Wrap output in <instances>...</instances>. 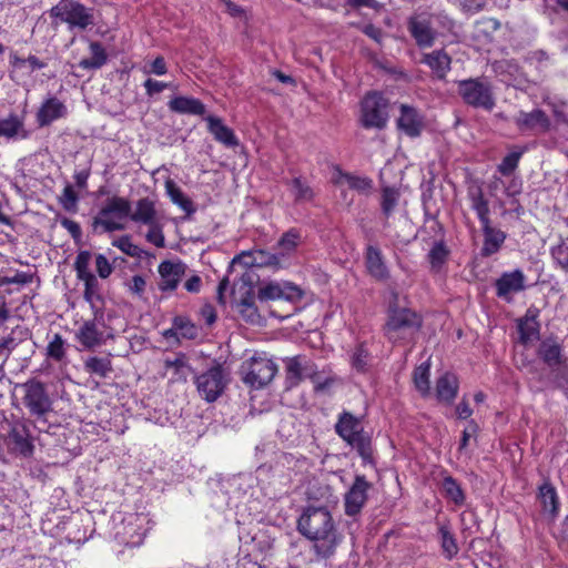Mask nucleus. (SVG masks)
<instances>
[{"label": "nucleus", "mask_w": 568, "mask_h": 568, "mask_svg": "<svg viewBox=\"0 0 568 568\" xmlns=\"http://www.w3.org/2000/svg\"><path fill=\"white\" fill-rule=\"evenodd\" d=\"M297 531L312 542V550L320 560L332 558L343 540L337 525L326 506L310 505L303 508L296 523Z\"/></svg>", "instance_id": "f257e3e1"}, {"label": "nucleus", "mask_w": 568, "mask_h": 568, "mask_svg": "<svg viewBox=\"0 0 568 568\" xmlns=\"http://www.w3.org/2000/svg\"><path fill=\"white\" fill-rule=\"evenodd\" d=\"M384 335L390 343H404L414 338L423 327V317L416 311L400 306L398 293L393 292L386 311Z\"/></svg>", "instance_id": "f03ea898"}, {"label": "nucleus", "mask_w": 568, "mask_h": 568, "mask_svg": "<svg viewBox=\"0 0 568 568\" xmlns=\"http://www.w3.org/2000/svg\"><path fill=\"white\" fill-rule=\"evenodd\" d=\"M468 196L471 201V207L476 211L477 216L483 226L484 243L480 248L481 257H490L498 253L504 245L507 234L490 224L489 203L485 199L484 191L480 186L470 187Z\"/></svg>", "instance_id": "7ed1b4c3"}, {"label": "nucleus", "mask_w": 568, "mask_h": 568, "mask_svg": "<svg viewBox=\"0 0 568 568\" xmlns=\"http://www.w3.org/2000/svg\"><path fill=\"white\" fill-rule=\"evenodd\" d=\"M457 93L465 104L491 111L495 108V94L491 82L486 77L457 81Z\"/></svg>", "instance_id": "20e7f679"}, {"label": "nucleus", "mask_w": 568, "mask_h": 568, "mask_svg": "<svg viewBox=\"0 0 568 568\" xmlns=\"http://www.w3.org/2000/svg\"><path fill=\"white\" fill-rule=\"evenodd\" d=\"M231 382L229 369L224 364L214 361L213 365L195 377L196 390L206 403L216 402Z\"/></svg>", "instance_id": "39448f33"}, {"label": "nucleus", "mask_w": 568, "mask_h": 568, "mask_svg": "<svg viewBox=\"0 0 568 568\" xmlns=\"http://www.w3.org/2000/svg\"><path fill=\"white\" fill-rule=\"evenodd\" d=\"M50 16L59 18L62 22L68 23L70 28L85 30L94 24L93 8H87L73 0H61L50 9Z\"/></svg>", "instance_id": "423d86ee"}, {"label": "nucleus", "mask_w": 568, "mask_h": 568, "mask_svg": "<svg viewBox=\"0 0 568 568\" xmlns=\"http://www.w3.org/2000/svg\"><path fill=\"white\" fill-rule=\"evenodd\" d=\"M388 100L379 92H368L361 103V123L365 129L383 130L388 121Z\"/></svg>", "instance_id": "0eeeda50"}, {"label": "nucleus", "mask_w": 568, "mask_h": 568, "mask_svg": "<svg viewBox=\"0 0 568 568\" xmlns=\"http://www.w3.org/2000/svg\"><path fill=\"white\" fill-rule=\"evenodd\" d=\"M131 203L125 197L112 196L109 197L106 204L99 211V215L92 221V230L97 232L99 226L103 227L104 232L111 233L114 231L124 230V225L111 220H105L109 215H115L119 219L130 217Z\"/></svg>", "instance_id": "6e6552de"}, {"label": "nucleus", "mask_w": 568, "mask_h": 568, "mask_svg": "<svg viewBox=\"0 0 568 568\" xmlns=\"http://www.w3.org/2000/svg\"><path fill=\"white\" fill-rule=\"evenodd\" d=\"M276 373L277 366L272 359L254 356L246 369L242 366V381L251 388L260 389L271 383Z\"/></svg>", "instance_id": "1a4fd4ad"}, {"label": "nucleus", "mask_w": 568, "mask_h": 568, "mask_svg": "<svg viewBox=\"0 0 568 568\" xmlns=\"http://www.w3.org/2000/svg\"><path fill=\"white\" fill-rule=\"evenodd\" d=\"M32 422H14L7 436V445L10 453L18 457L29 458L33 454Z\"/></svg>", "instance_id": "9d476101"}, {"label": "nucleus", "mask_w": 568, "mask_h": 568, "mask_svg": "<svg viewBox=\"0 0 568 568\" xmlns=\"http://www.w3.org/2000/svg\"><path fill=\"white\" fill-rule=\"evenodd\" d=\"M94 317L85 321L75 334L78 342L87 349H94L105 343L108 338H113L112 334L104 335L98 325L104 326V313L101 308L92 305Z\"/></svg>", "instance_id": "9b49d317"}, {"label": "nucleus", "mask_w": 568, "mask_h": 568, "mask_svg": "<svg viewBox=\"0 0 568 568\" xmlns=\"http://www.w3.org/2000/svg\"><path fill=\"white\" fill-rule=\"evenodd\" d=\"M372 486L373 484L364 475L355 476L352 486L344 497V511L346 516L354 517L362 511L368 499L367 491Z\"/></svg>", "instance_id": "f8f14e48"}, {"label": "nucleus", "mask_w": 568, "mask_h": 568, "mask_svg": "<svg viewBox=\"0 0 568 568\" xmlns=\"http://www.w3.org/2000/svg\"><path fill=\"white\" fill-rule=\"evenodd\" d=\"M399 111L400 115L396 121L397 129L412 139L420 136L425 129L423 114L408 104H400Z\"/></svg>", "instance_id": "ddd939ff"}, {"label": "nucleus", "mask_w": 568, "mask_h": 568, "mask_svg": "<svg viewBox=\"0 0 568 568\" xmlns=\"http://www.w3.org/2000/svg\"><path fill=\"white\" fill-rule=\"evenodd\" d=\"M525 274L519 268L505 272L495 281L496 295L506 302H511V294L519 293L526 288Z\"/></svg>", "instance_id": "4468645a"}, {"label": "nucleus", "mask_w": 568, "mask_h": 568, "mask_svg": "<svg viewBox=\"0 0 568 568\" xmlns=\"http://www.w3.org/2000/svg\"><path fill=\"white\" fill-rule=\"evenodd\" d=\"M515 124L520 132L536 131L546 133L551 126L549 116L541 109H534L531 112L520 111L515 118Z\"/></svg>", "instance_id": "2eb2a0df"}, {"label": "nucleus", "mask_w": 568, "mask_h": 568, "mask_svg": "<svg viewBox=\"0 0 568 568\" xmlns=\"http://www.w3.org/2000/svg\"><path fill=\"white\" fill-rule=\"evenodd\" d=\"M407 29L419 48L433 47L436 39V31L427 19L410 17L407 21Z\"/></svg>", "instance_id": "dca6fc26"}, {"label": "nucleus", "mask_w": 568, "mask_h": 568, "mask_svg": "<svg viewBox=\"0 0 568 568\" xmlns=\"http://www.w3.org/2000/svg\"><path fill=\"white\" fill-rule=\"evenodd\" d=\"M186 265L182 262L163 261L159 265L161 282L159 288L162 292L173 291L178 287L181 277L184 275Z\"/></svg>", "instance_id": "f3484780"}, {"label": "nucleus", "mask_w": 568, "mask_h": 568, "mask_svg": "<svg viewBox=\"0 0 568 568\" xmlns=\"http://www.w3.org/2000/svg\"><path fill=\"white\" fill-rule=\"evenodd\" d=\"M365 266L368 274L376 281L385 282L390 277L383 253L377 246L368 245L366 247Z\"/></svg>", "instance_id": "a211bd4d"}, {"label": "nucleus", "mask_w": 568, "mask_h": 568, "mask_svg": "<svg viewBox=\"0 0 568 568\" xmlns=\"http://www.w3.org/2000/svg\"><path fill=\"white\" fill-rule=\"evenodd\" d=\"M420 63L429 67L434 78L445 80L447 72L450 70L452 58L444 49H439L424 53Z\"/></svg>", "instance_id": "6ab92c4d"}, {"label": "nucleus", "mask_w": 568, "mask_h": 568, "mask_svg": "<svg viewBox=\"0 0 568 568\" xmlns=\"http://www.w3.org/2000/svg\"><path fill=\"white\" fill-rule=\"evenodd\" d=\"M537 499L539 500L542 513L549 515L551 519H555L559 513V497L556 487L547 478L538 487Z\"/></svg>", "instance_id": "aec40b11"}, {"label": "nucleus", "mask_w": 568, "mask_h": 568, "mask_svg": "<svg viewBox=\"0 0 568 568\" xmlns=\"http://www.w3.org/2000/svg\"><path fill=\"white\" fill-rule=\"evenodd\" d=\"M538 315L539 310L531 306L526 311L525 316L517 320V327L521 344H527L532 338H539L540 324L537 321Z\"/></svg>", "instance_id": "412c9836"}, {"label": "nucleus", "mask_w": 568, "mask_h": 568, "mask_svg": "<svg viewBox=\"0 0 568 568\" xmlns=\"http://www.w3.org/2000/svg\"><path fill=\"white\" fill-rule=\"evenodd\" d=\"M363 460L365 465H375L374 447L372 434L365 429H359V433L345 442Z\"/></svg>", "instance_id": "4be33fe9"}, {"label": "nucleus", "mask_w": 568, "mask_h": 568, "mask_svg": "<svg viewBox=\"0 0 568 568\" xmlns=\"http://www.w3.org/2000/svg\"><path fill=\"white\" fill-rule=\"evenodd\" d=\"M284 363L286 388L297 386L303 381V371H310L312 368L305 355L287 357L284 359Z\"/></svg>", "instance_id": "5701e85b"}, {"label": "nucleus", "mask_w": 568, "mask_h": 568, "mask_svg": "<svg viewBox=\"0 0 568 568\" xmlns=\"http://www.w3.org/2000/svg\"><path fill=\"white\" fill-rule=\"evenodd\" d=\"M10 77L19 84H27L28 79L36 70V57L21 58L17 53L10 55Z\"/></svg>", "instance_id": "b1692460"}, {"label": "nucleus", "mask_w": 568, "mask_h": 568, "mask_svg": "<svg viewBox=\"0 0 568 568\" xmlns=\"http://www.w3.org/2000/svg\"><path fill=\"white\" fill-rule=\"evenodd\" d=\"M207 130L214 136L216 141L224 144L227 148H233L239 145V140L234 134V131L225 125L222 119L215 115H209L206 118Z\"/></svg>", "instance_id": "393cba45"}, {"label": "nucleus", "mask_w": 568, "mask_h": 568, "mask_svg": "<svg viewBox=\"0 0 568 568\" xmlns=\"http://www.w3.org/2000/svg\"><path fill=\"white\" fill-rule=\"evenodd\" d=\"M538 357L548 366H560L566 362L562 347L554 338L544 339L537 349Z\"/></svg>", "instance_id": "a878e982"}, {"label": "nucleus", "mask_w": 568, "mask_h": 568, "mask_svg": "<svg viewBox=\"0 0 568 568\" xmlns=\"http://www.w3.org/2000/svg\"><path fill=\"white\" fill-rule=\"evenodd\" d=\"M168 105L172 112L179 114L203 115L206 111L201 100L191 97H174Z\"/></svg>", "instance_id": "bb28decb"}, {"label": "nucleus", "mask_w": 568, "mask_h": 568, "mask_svg": "<svg viewBox=\"0 0 568 568\" xmlns=\"http://www.w3.org/2000/svg\"><path fill=\"white\" fill-rule=\"evenodd\" d=\"M359 429H364L361 419L347 410H343L338 415L337 422L334 426L335 433L344 442L359 433Z\"/></svg>", "instance_id": "cd10ccee"}, {"label": "nucleus", "mask_w": 568, "mask_h": 568, "mask_svg": "<svg viewBox=\"0 0 568 568\" xmlns=\"http://www.w3.org/2000/svg\"><path fill=\"white\" fill-rule=\"evenodd\" d=\"M67 112L65 105L57 98L48 99L38 110V124L49 125L57 119L62 118Z\"/></svg>", "instance_id": "c85d7f7f"}, {"label": "nucleus", "mask_w": 568, "mask_h": 568, "mask_svg": "<svg viewBox=\"0 0 568 568\" xmlns=\"http://www.w3.org/2000/svg\"><path fill=\"white\" fill-rule=\"evenodd\" d=\"M51 400L45 393L43 384L38 382V444L43 445L45 437L50 435L49 430L44 428L47 420L43 415L51 410Z\"/></svg>", "instance_id": "c756f323"}, {"label": "nucleus", "mask_w": 568, "mask_h": 568, "mask_svg": "<svg viewBox=\"0 0 568 568\" xmlns=\"http://www.w3.org/2000/svg\"><path fill=\"white\" fill-rule=\"evenodd\" d=\"M130 219L136 223L153 226L156 222L155 203L150 197H142L136 202V209L130 213Z\"/></svg>", "instance_id": "7c9ffc66"}, {"label": "nucleus", "mask_w": 568, "mask_h": 568, "mask_svg": "<svg viewBox=\"0 0 568 568\" xmlns=\"http://www.w3.org/2000/svg\"><path fill=\"white\" fill-rule=\"evenodd\" d=\"M283 254H273L264 250H252L243 251L235 256V261L243 260L245 257H253V262H250L254 267L274 266L278 267Z\"/></svg>", "instance_id": "2f4dec72"}, {"label": "nucleus", "mask_w": 568, "mask_h": 568, "mask_svg": "<svg viewBox=\"0 0 568 568\" xmlns=\"http://www.w3.org/2000/svg\"><path fill=\"white\" fill-rule=\"evenodd\" d=\"M458 379L452 373H445L436 381V396L439 400L452 403L457 396Z\"/></svg>", "instance_id": "473e14b6"}, {"label": "nucleus", "mask_w": 568, "mask_h": 568, "mask_svg": "<svg viewBox=\"0 0 568 568\" xmlns=\"http://www.w3.org/2000/svg\"><path fill=\"white\" fill-rule=\"evenodd\" d=\"M13 398L24 405L31 415L36 414V378H30L23 384L14 387Z\"/></svg>", "instance_id": "72a5a7b5"}, {"label": "nucleus", "mask_w": 568, "mask_h": 568, "mask_svg": "<svg viewBox=\"0 0 568 568\" xmlns=\"http://www.w3.org/2000/svg\"><path fill=\"white\" fill-rule=\"evenodd\" d=\"M165 190L171 201L181 207L187 217L196 212L193 201L183 193L173 180L169 179L165 181Z\"/></svg>", "instance_id": "f704fd0d"}, {"label": "nucleus", "mask_w": 568, "mask_h": 568, "mask_svg": "<svg viewBox=\"0 0 568 568\" xmlns=\"http://www.w3.org/2000/svg\"><path fill=\"white\" fill-rule=\"evenodd\" d=\"M440 489L443 496L455 504L462 506L465 504L466 496L460 484L450 475L446 474L442 480Z\"/></svg>", "instance_id": "c9c22d12"}, {"label": "nucleus", "mask_w": 568, "mask_h": 568, "mask_svg": "<svg viewBox=\"0 0 568 568\" xmlns=\"http://www.w3.org/2000/svg\"><path fill=\"white\" fill-rule=\"evenodd\" d=\"M84 371L91 375L106 378L112 373L113 367L109 357L90 356L84 361Z\"/></svg>", "instance_id": "e433bc0d"}, {"label": "nucleus", "mask_w": 568, "mask_h": 568, "mask_svg": "<svg viewBox=\"0 0 568 568\" xmlns=\"http://www.w3.org/2000/svg\"><path fill=\"white\" fill-rule=\"evenodd\" d=\"M286 185L290 186V191L292 192L294 202L296 203L310 202L314 199L315 194L313 189L301 176L287 181Z\"/></svg>", "instance_id": "4c0bfd02"}, {"label": "nucleus", "mask_w": 568, "mask_h": 568, "mask_svg": "<svg viewBox=\"0 0 568 568\" xmlns=\"http://www.w3.org/2000/svg\"><path fill=\"white\" fill-rule=\"evenodd\" d=\"M438 535L445 558L452 560L458 554L459 548L449 525L442 524L438 528Z\"/></svg>", "instance_id": "58836bf2"}, {"label": "nucleus", "mask_w": 568, "mask_h": 568, "mask_svg": "<svg viewBox=\"0 0 568 568\" xmlns=\"http://www.w3.org/2000/svg\"><path fill=\"white\" fill-rule=\"evenodd\" d=\"M449 254L450 251L443 240L435 242L427 255L432 271L439 272L447 262Z\"/></svg>", "instance_id": "ea45409f"}, {"label": "nucleus", "mask_w": 568, "mask_h": 568, "mask_svg": "<svg viewBox=\"0 0 568 568\" xmlns=\"http://www.w3.org/2000/svg\"><path fill=\"white\" fill-rule=\"evenodd\" d=\"M90 50L92 57L90 59H82L79 62V67L83 69L101 68L108 60V55L105 53L103 45L98 41H93L90 43Z\"/></svg>", "instance_id": "a19ab883"}, {"label": "nucleus", "mask_w": 568, "mask_h": 568, "mask_svg": "<svg viewBox=\"0 0 568 568\" xmlns=\"http://www.w3.org/2000/svg\"><path fill=\"white\" fill-rule=\"evenodd\" d=\"M400 193L393 186H384L382 189L381 210L387 220L396 209Z\"/></svg>", "instance_id": "79ce46f5"}, {"label": "nucleus", "mask_w": 568, "mask_h": 568, "mask_svg": "<svg viewBox=\"0 0 568 568\" xmlns=\"http://www.w3.org/2000/svg\"><path fill=\"white\" fill-rule=\"evenodd\" d=\"M173 325L178 328L179 335L182 338L195 339L199 336V327L187 316H175Z\"/></svg>", "instance_id": "37998d69"}, {"label": "nucleus", "mask_w": 568, "mask_h": 568, "mask_svg": "<svg viewBox=\"0 0 568 568\" xmlns=\"http://www.w3.org/2000/svg\"><path fill=\"white\" fill-rule=\"evenodd\" d=\"M164 365L166 368H172L176 381L186 382L187 373L192 367L186 363L185 355L180 353L174 359H165Z\"/></svg>", "instance_id": "c03bdc74"}, {"label": "nucleus", "mask_w": 568, "mask_h": 568, "mask_svg": "<svg viewBox=\"0 0 568 568\" xmlns=\"http://www.w3.org/2000/svg\"><path fill=\"white\" fill-rule=\"evenodd\" d=\"M413 378L415 387L422 394V396L425 397L429 395V364L423 363L417 366L414 371Z\"/></svg>", "instance_id": "a18cd8bd"}, {"label": "nucleus", "mask_w": 568, "mask_h": 568, "mask_svg": "<svg viewBox=\"0 0 568 568\" xmlns=\"http://www.w3.org/2000/svg\"><path fill=\"white\" fill-rule=\"evenodd\" d=\"M113 245L131 257L141 258L143 255H148L146 251L132 243L130 235H122L113 241Z\"/></svg>", "instance_id": "49530a36"}, {"label": "nucleus", "mask_w": 568, "mask_h": 568, "mask_svg": "<svg viewBox=\"0 0 568 568\" xmlns=\"http://www.w3.org/2000/svg\"><path fill=\"white\" fill-rule=\"evenodd\" d=\"M524 150L508 153L498 165V172L504 176H509L517 169Z\"/></svg>", "instance_id": "de8ad7c7"}, {"label": "nucleus", "mask_w": 568, "mask_h": 568, "mask_svg": "<svg viewBox=\"0 0 568 568\" xmlns=\"http://www.w3.org/2000/svg\"><path fill=\"white\" fill-rule=\"evenodd\" d=\"M369 353L363 343L358 344L352 355L351 363L354 369L364 373L367 369Z\"/></svg>", "instance_id": "09e8293b"}, {"label": "nucleus", "mask_w": 568, "mask_h": 568, "mask_svg": "<svg viewBox=\"0 0 568 568\" xmlns=\"http://www.w3.org/2000/svg\"><path fill=\"white\" fill-rule=\"evenodd\" d=\"M80 280L84 282L83 297L92 306L93 305L92 301H93L94 296L98 300H101V296L99 295V288H100L99 281L94 274L87 275L84 277H81Z\"/></svg>", "instance_id": "8fccbe9b"}, {"label": "nucleus", "mask_w": 568, "mask_h": 568, "mask_svg": "<svg viewBox=\"0 0 568 568\" xmlns=\"http://www.w3.org/2000/svg\"><path fill=\"white\" fill-rule=\"evenodd\" d=\"M78 201L79 196L77 192L74 191L73 186L70 184H67L63 189V194L60 197V202L63 206V209L68 212L75 213L78 210Z\"/></svg>", "instance_id": "3c124183"}, {"label": "nucleus", "mask_w": 568, "mask_h": 568, "mask_svg": "<svg viewBox=\"0 0 568 568\" xmlns=\"http://www.w3.org/2000/svg\"><path fill=\"white\" fill-rule=\"evenodd\" d=\"M21 122L17 116H9L0 120V136L12 138L18 134Z\"/></svg>", "instance_id": "603ef678"}, {"label": "nucleus", "mask_w": 568, "mask_h": 568, "mask_svg": "<svg viewBox=\"0 0 568 568\" xmlns=\"http://www.w3.org/2000/svg\"><path fill=\"white\" fill-rule=\"evenodd\" d=\"M551 374V382L556 388L568 387V367L561 364L560 366L549 367Z\"/></svg>", "instance_id": "864d4df0"}, {"label": "nucleus", "mask_w": 568, "mask_h": 568, "mask_svg": "<svg viewBox=\"0 0 568 568\" xmlns=\"http://www.w3.org/2000/svg\"><path fill=\"white\" fill-rule=\"evenodd\" d=\"M298 240L300 233L296 230L292 229L281 236L277 245L280 248L288 253L296 248Z\"/></svg>", "instance_id": "5fc2aeb1"}, {"label": "nucleus", "mask_w": 568, "mask_h": 568, "mask_svg": "<svg viewBox=\"0 0 568 568\" xmlns=\"http://www.w3.org/2000/svg\"><path fill=\"white\" fill-rule=\"evenodd\" d=\"M91 254L89 251H81L75 258L74 270L77 271L78 278L84 277L87 275H91L92 273L89 271Z\"/></svg>", "instance_id": "6e6d98bb"}, {"label": "nucleus", "mask_w": 568, "mask_h": 568, "mask_svg": "<svg viewBox=\"0 0 568 568\" xmlns=\"http://www.w3.org/2000/svg\"><path fill=\"white\" fill-rule=\"evenodd\" d=\"M352 190H356L358 192H365L372 189V180L368 178H361L349 173H345L343 175Z\"/></svg>", "instance_id": "4d7b16f0"}, {"label": "nucleus", "mask_w": 568, "mask_h": 568, "mask_svg": "<svg viewBox=\"0 0 568 568\" xmlns=\"http://www.w3.org/2000/svg\"><path fill=\"white\" fill-rule=\"evenodd\" d=\"M47 355L55 361H61L64 357L63 339L59 334H55L53 341L48 345Z\"/></svg>", "instance_id": "13d9d810"}, {"label": "nucleus", "mask_w": 568, "mask_h": 568, "mask_svg": "<svg viewBox=\"0 0 568 568\" xmlns=\"http://www.w3.org/2000/svg\"><path fill=\"white\" fill-rule=\"evenodd\" d=\"M551 255L556 263L568 273V245L560 243L551 248Z\"/></svg>", "instance_id": "bf43d9fd"}, {"label": "nucleus", "mask_w": 568, "mask_h": 568, "mask_svg": "<svg viewBox=\"0 0 568 568\" xmlns=\"http://www.w3.org/2000/svg\"><path fill=\"white\" fill-rule=\"evenodd\" d=\"M281 284L268 283L258 290V298L261 301L277 300L281 298Z\"/></svg>", "instance_id": "052dcab7"}, {"label": "nucleus", "mask_w": 568, "mask_h": 568, "mask_svg": "<svg viewBox=\"0 0 568 568\" xmlns=\"http://www.w3.org/2000/svg\"><path fill=\"white\" fill-rule=\"evenodd\" d=\"M281 298L295 302L300 301L303 297V291L292 283H284L283 285H281Z\"/></svg>", "instance_id": "680f3d73"}, {"label": "nucleus", "mask_w": 568, "mask_h": 568, "mask_svg": "<svg viewBox=\"0 0 568 568\" xmlns=\"http://www.w3.org/2000/svg\"><path fill=\"white\" fill-rule=\"evenodd\" d=\"M239 313L242 318L252 325L258 324L261 321V315L255 304H246V307L240 308Z\"/></svg>", "instance_id": "e2e57ef3"}, {"label": "nucleus", "mask_w": 568, "mask_h": 568, "mask_svg": "<svg viewBox=\"0 0 568 568\" xmlns=\"http://www.w3.org/2000/svg\"><path fill=\"white\" fill-rule=\"evenodd\" d=\"M146 240L156 247L165 246V237L158 222H155L153 226H150V230L146 233Z\"/></svg>", "instance_id": "0e129e2a"}, {"label": "nucleus", "mask_w": 568, "mask_h": 568, "mask_svg": "<svg viewBox=\"0 0 568 568\" xmlns=\"http://www.w3.org/2000/svg\"><path fill=\"white\" fill-rule=\"evenodd\" d=\"M60 223L71 234L72 239L75 242H80L81 241V239H82V231H81V227H80L79 223H77L75 221L70 220L68 217H62L60 220Z\"/></svg>", "instance_id": "69168bd1"}, {"label": "nucleus", "mask_w": 568, "mask_h": 568, "mask_svg": "<svg viewBox=\"0 0 568 568\" xmlns=\"http://www.w3.org/2000/svg\"><path fill=\"white\" fill-rule=\"evenodd\" d=\"M97 272L101 278H106L111 275L113 267L103 254L95 257Z\"/></svg>", "instance_id": "338daca9"}, {"label": "nucleus", "mask_w": 568, "mask_h": 568, "mask_svg": "<svg viewBox=\"0 0 568 568\" xmlns=\"http://www.w3.org/2000/svg\"><path fill=\"white\" fill-rule=\"evenodd\" d=\"M146 282L142 275H134L128 283L129 291L141 297L145 292Z\"/></svg>", "instance_id": "774afa93"}]
</instances>
